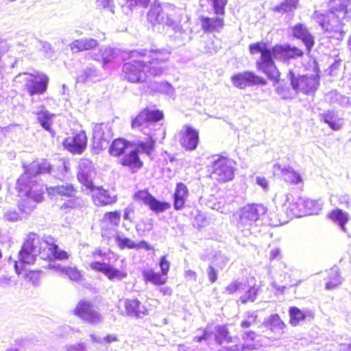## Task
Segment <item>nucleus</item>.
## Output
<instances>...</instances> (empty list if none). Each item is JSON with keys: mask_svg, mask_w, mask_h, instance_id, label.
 <instances>
[{"mask_svg": "<svg viewBox=\"0 0 351 351\" xmlns=\"http://www.w3.org/2000/svg\"><path fill=\"white\" fill-rule=\"evenodd\" d=\"M162 118L163 113L160 110L145 108L132 120L131 125L133 130L149 136L147 142L138 143L134 149L130 150L121 160V165L129 167L133 173L138 171L143 166L138 154H151L155 143L165 138V130L159 123Z\"/></svg>", "mask_w": 351, "mask_h": 351, "instance_id": "1", "label": "nucleus"}, {"mask_svg": "<svg viewBox=\"0 0 351 351\" xmlns=\"http://www.w3.org/2000/svg\"><path fill=\"white\" fill-rule=\"evenodd\" d=\"M132 59L125 62L122 68L124 78L130 83H143L146 80L147 73L153 76L164 74L167 67L169 53L165 49H141L130 53Z\"/></svg>", "mask_w": 351, "mask_h": 351, "instance_id": "2", "label": "nucleus"}, {"mask_svg": "<svg viewBox=\"0 0 351 351\" xmlns=\"http://www.w3.org/2000/svg\"><path fill=\"white\" fill-rule=\"evenodd\" d=\"M38 254L42 259L54 258L64 260L69 258L67 252L62 250L58 245L55 244L53 238L49 236L41 239L36 234L31 232L27 235L19 252V261H14L16 272L19 274L25 265L33 264Z\"/></svg>", "mask_w": 351, "mask_h": 351, "instance_id": "3", "label": "nucleus"}, {"mask_svg": "<svg viewBox=\"0 0 351 351\" xmlns=\"http://www.w3.org/2000/svg\"><path fill=\"white\" fill-rule=\"evenodd\" d=\"M249 50L252 55L261 53L260 59L256 62V68L274 82H278L280 75L274 59L286 62L289 59L301 57L304 54L301 49L295 47H291L289 45H277L269 49L267 45L263 42L250 45Z\"/></svg>", "mask_w": 351, "mask_h": 351, "instance_id": "4", "label": "nucleus"}, {"mask_svg": "<svg viewBox=\"0 0 351 351\" xmlns=\"http://www.w3.org/2000/svg\"><path fill=\"white\" fill-rule=\"evenodd\" d=\"M50 169L49 162L34 161L18 179L16 187L19 195L27 197L26 200L19 204L23 213H30L35 208V203H40L43 200L44 186L38 183L34 178L38 174L49 172Z\"/></svg>", "mask_w": 351, "mask_h": 351, "instance_id": "5", "label": "nucleus"}, {"mask_svg": "<svg viewBox=\"0 0 351 351\" xmlns=\"http://www.w3.org/2000/svg\"><path fill=\"white\" fill-rule=\"evenodd\" d=\"M351 0H330L329 13L315 10L313 19L321 26L327 37L341 40L346 32L343 30V21L351 19V9L348 8Z\"/></svg>", "mask_w": 351, "mask_h": 351, "instance_id": "6", "label": "nucleus"}, {"mask_svg": "<svg viewBox=\"0 0 351 351\" xmlns=\"http://www.w3.org/2000/svg\"><path fill=\"white\" fill-rule=\"evenodd\" d=\"M267 209L261 204H251L242 207L233 214L237 228L245 234L250 233L253 227L262 221Z\"/></svg>", "mask_w": 351, "mask_h": 351, "instance_id": "7", "label": "nucleus"}, {"mask_svg": "<svg viewBox=\"0 0 351 351\" xmlns=\"http://www.w3.org/2000/svg\"><path fill=\"white\" fill-rule=\"evenodd\" d=\"M228 0H199V5L202 9L209 10L208 6L217 15L216 17L201 16L200 25L205 32H219L224 25L223 16L225 13V6Z\"/></svg>", "mask_w": 351, "mask_h": 351, "instance_id": "8", "label": "nucleus"}, {"mask_svg": "<svg viewBox=\"0 0 351 351\" xmlns=\"http://www.w3.org/2000/svg\"><path fill=\"white\" fill-rule=\"evenodd\" d=\"M110 250H102L100 248H96L92 253L93 256L96 260H100L91 262L90 267L94 271L104 274L111 281L122 280L127 277V273L106 262V261L110 259Z\"/></svg>", "mask_w": 351, "mask_h": 351, "instance_id": "9", "label": "nucleus"}, {"mask_svg": "<svg viewBox=\"0 0 351 351\" xmlns=\"http://www.w3.org/2000/svg\"><path fill=\"white\" fill-rule=\"evenodd\" d=\"M175 12L173 5L154 1L147 13V20L153 25H165L175 29L178 27V23L173 19Z\"/></svg>", "mask_w": 351, "mask_h": 351, "instance_id": "10", "label": "nucleus"}, {"mask_svg": "<svg viewBox=\"0 0 351 351\" xmlns=\"http://www.w3.org/2000/svg\"><path fill=\"white\" fill-rule=\"evenodd\" d=\"M291 88L295 93H302L306 95H313L319 86V75H300L290 70L287 75Z\"/></svg>", "mask_w": 351, "mask_h": 351, "instance_id": "11", "label": "nucleus"}, {"mask_svg": "<svg viewBox=\"0 0 351 351\" xmlns=\"http://www.w3.org/2000/svg\"><path fill=\"white\" fill-rule=\"evenodd\" d=\"M16 80L24 82V87L30 96L45 93L49 81L46 74L38 71L19 73L16 76Z\"/></svg>", "mask_w": 351, "mask_h": 351, "instance_id": "12", "label": "nucleus"}, {"mask_svg": "<svg viewBox=\"0 0 351 351\" xmlns=\"http://www.w3.org/2000/svg\"><path fill=\"white\" fill-rule=\"evenodd\" d=\"M236 171V162L231 158L218 156L213 162L211 178L219 182L233 180Z\"/></svg>", "mask_w": 351, "mask_h": 351, "instance_id": "13", "label": "nucleus"}, {"mask_svg": "<svg viewBox=\"0 0 351 351\" xmlns=\"http://www.w3.org/2000/svg\"><path fill=\"white\" fill-rule=\"evenodd\" d=\"M285 328L286 324L277 313L265 318L258 326V329L263 336L272 339H277L282 335Z\"/></svg>", "mask_w": 351, "mask_h": 351, "instance_id": "14", "label": "nucleus"}, {"mask_svg": "<svg viewBox=\"0 0 351 351\" xmlns=\"http://www.w3.org/2000/svg\"><path fill=\"white\" fill-rule=\"evenodd\" d=\"M112 138L111 127L108 123L95 124L93 128L92 145L98 152L106 149Z\"/></svg>", "mask_w": 351, "mask_h": 351, "instance_id": "15", "label": "nucleus"}, {"mask_svg": "<svg viewBox=\"0 0 351 351\" xmlns=\"http://www.w3.org/2000/svg\"><path fill=\"white\" fill-rule=\"evenodd\" d=\"M122 315L142 319L149 314L148 308L137 299H124L119 301Z\"/></svg>", "mask_w": 351, "mask_h": 351, "instance_id": "16", "label": "nucleus"}, {"mask_svg": "<svg viewBox=\"0 0 351 351\" xmlns=\"http://www.w3.org/2000/svg\"><path fill=\"white\" fill-rule=\"evenodd\" d=\"M232 84L240 89H243L247 86L255 85H265L267 82L263 77L256 75L252 71H244L236 73L231 77Z\"/></svg>", "mask_w": 351, "mask_h": 351, "instance_id": "17", "label": "nucleus"}, {"mask_svg": "<svg viewBox=\"0 0 351 351\" xmlns=\"http://www.w3.org/2000/svg\"><path fill=\"white\" fill-rule=\"evenodd\" d=\"M75 314L81 319L95 324L101 321V315L90 302L81 300L75 309Z\"/></svg>", "mask_w": 351, "mask_h": 351, "instance_id": "18", "label": "nucleus"}, {"mask_svg": "<svg viewBox=\"0 0 351 351\" xmlns=\"http://www.w3.org/2000/svg\"><path fill=\"white\" fill-rule=\"evenodd\" d=\"M94 165L88 159H81L79 162L77 179L87 189H93V178L95 175Z\"/></svg>", "mask_w": 351, "mask_h": 351, "instance_id": "19", "label": "nucleus"}, {"mask_svg": "<svg viewBox=\"0 0 351 351\" xmlns=\"http://www.w3.org/2000/svg\"><path fill=\"white\" fill-rule=\"evenodd\" d=\"M273 173L275 176L280 177L287 183L292 184L302 183L301 175L290 166L275 164L273 166Z\"/></svg>", "mask_w": 351, "mask_h": 351, "instance_id": "20", "label": "nucleus"}, {"mask_svg": "<svg viewBox=\"0 0 351 351\" xmlns=\"http://www.w3.org/2000/svg\"><path fill=\"white\" fill-rule=\"evenodd\" d=\"M63 145L72 154H81L86 148L87 136L84 131H80L71 137L66 138Z\"/></svg>", "mask_w": 351, "mask_h": 351, "instance_id": "21", "label": "nucleus"}, {"mask_svg": "<svg viewBox=\"0 0 351 351\" xmlns=\"http://www.w3.org/2000/svg\"><path fill=\"white\" fill-rule=\"evenodd\" d=\"M180 142L189 151L195 150L199 143V132L189 125H184L180 132Z\"/></svg>", "mask_w": 351, "mask_h": 351, "instance_id": "22", "label": "nucleus"}, {"mask_svg": "<svg viewBox=\"0 0 351 351\" xmlns=\"http://www.w3.org/2000/svg\"><path fill=\"white\" fill-rule=\"evenodd\" d=\"M294 37L300 39L304 44L307 51L310 52L315 44L314 37L309 32L306 27L301 23L296 24L291 29Z\"/></svg>", "mask_w": 351, "mask_h": 351, "instance_id": "23", "label": "nucleus"}, {"mask_svg": "<svg viewBox=\"0 0 351 351\" xmlns=\"http://www.w3.org/2000/svg\"><path fill=\"white\" fill-rule=\"evenodd\" d=\"M88 190L93 193V201L97 206L111 204L116 202L115 196L111 195L107 190L96 187L94 184L93 189Z\"/></svg>", "mask_w": 351, "mask_h": 351, "instance_id": "24", "label": "nucleus"}, {"mask_svg": "<svg viewBox=\"0 0 351 351\" xmlns=\"http://www.w3.org/2000/svg\"><path fill=\"white\" fill-rule=\"evenodd\" d=\"M289 313L290 316L289 322L293 326H298L302 321L311 320L314 317V314L312 311L308 309L302 311L295 306L290 307Z\"/></svg>", "mask_w": 351, "mask_h": 351, "instance_id": "25", "label": "nucleus"}, {"mask_svg": "<svg viewBox=\"0 0 351 351\" xmlns=\"http://www.w3.org/2000/svg\"><path fill=\"white\" fill-rule=\"evenodd\" d=\"M99 45L97 40L93 38H82L73 40L70 44L71 49L74 53L83 51H89L94 49Z\"/></svg>", "mask_w": 351, "mask_h": 351, "instance_id": "26", "label": "nucleus"}, {"mask_svg": "<svg viewBox=\"0 0 351 351\" xmlns=\"http://www.w3.org/2000/svg\"><path fill=\"white\" fill-rule=\"evenodd\" d=\"M189 196V190L186 186L182 182L177 184L173 194V208L175 210H181L184 206Z\"/></svg>", "mask_w": 351, "mask_h": 351, "instance_id": "27", "label": "nucleus"}, {"mask_svg": "<svg viewBox=\"0 0 351 351\" xmlns=\"http://www.w3.org/2000/svg\"><path fill=\"white\" fill-rule=\"evenodd\" d=\"M304 197H297L287 207V213L290 217H300L304 215Z\"/></svg>", "mask_w": 351, "mask_h": 351, "instance_id": "28", "label": "nucleus"}, {"mask_svg": "<svg viewBox=\"0 0 351 351\" xmlns=\"http://www.w3.org/2000/svg\"><path fill=\"white\" fill-rule=\"evenodd\" d=\"M49 268L54 269L61 275L66 276L71 280L80 282L82 280L81 272L76 267H64L60 264H49Z\"/></svg>", "mask_w": 351, "mask_h": 351, "instance_id": "29", "label": "nucleus"}, {"mask_svg": "<svg viewBox=\"0 0 351 351\" xmlns=\"http://www.w3.org/2000/svg\"><path fill=\"white\" fill-rule=\"evenodd\" d=\"M46 190L50 195H59L69 197H74L77 193V190L73 187V186L68 183L46 188Z\"/></svg>", "mask_w": 351, "mask_h": 351, "instance_id": "30", "label": "nucleus"}, {"mask_svg": "<svg viewBox=\"0 0 351 351\" xmlns=\"http://www.w3.org/2000/svg\"><path fill=\"white\" fill-rule=\"evenodd\" d=\"M327 278L325 288L327 290L336 289L343 282V278L340 275V271L337 267H332L327 271Z\"/></svg>", "mask_w": 351, "mask_h": 351, "instance_id": "31", "label": "nucleus"}, {"mask_svg": "<svg viewBox=\"0 0 351 351\" xmlns=\"http://www.w3.org/2000/svg\"><path fill=\"white\" fill-rule=\"evenodd\" d=\"M321 120L327 123L333 130H339L343 125V119L334 111H327L320 114Z\"/></svg>", "mask_w": 351, "mask_h": 351, "instance_id": "32", "label": "nucleus"}, {"mask_svg": "<svg viewBox=\"0 0 351 351\" xmlns=\"http://www.w3.org/2000/svg\"><path fill=\"white\" fill-rule=\"evenodd\" d=\"M44 108V106H42L37 110L34 111V113L37 115L38 120L42 127L47 131H51V118L54 117V114Z\"/></svg>", "mask_w": 351, "mask_h": 351, "instance_id": "33", "label": "nucleus"}, {"mask_svg": "<svg viewBox=\"0 0 351 351\" xmlns=\"http://www.w3.org/2000/svg\"><path fill=\"white\" fill-rule=\"evenodd\" d=\"M330 219L338 224L341 230L345 228L347 221L350 219L349 215L341 209L333 210L329 215Z\"/></svg>", "mask_w": 351, "mask_h": 351, "instance_id": "34", "label": "nucleus"}, {"mask_svg": "<svg viewBox=\"0 0 351 351\" xmlns=\"http://www.w3.org/2000/svg\"><path fill=\"white\" fill-rule=\"evenodd\" d=\"M100 77L99 71L94 66H88L84 69L81 74L77 77V81L78 82L84 83L88 80L96 81Z\"/></svg>", "mask_w": 351, "mask_h": 351, "instance_id": "35", "label": "nucleus"}, {"mask_svg": "<svg viewBox=\"0 0 351 351\" xmlns=\"http://www.w3.org/2000/svg\"><path fill=\"white\" fill-rule=\"evenodd\" d=\"M143 276L145 282H149L155 285H162L167 282V278L162 274L156 273L152 269L144 270Z\"/></svg>", "mask_w": 351, "mask_h": 351, "instance_id": "36", "label": "nucleus"}, {"mask_svg": "<svg viewBox=\"0 0 351 351\" xmlns=\"http://www.w3.org/2000/svg\"><path fill=\"white\" fill-rule=\"evenodd\" d=\"M130 146L129 142L123 138H117L113 141L110 147L109 152L111 155L118 156L121 155Z\"/></svg>", "mask_w": 351, "mask_h": 351, "instance_id": "37", "label": "nucleus"}, {"mask_svg": "<svg viewBox=\"0 0 351 351\" xmlns=\"http://www.w3.org/2000/svg\"><path fill=\"white\" fill-rule=\"evenodd\" d=\"M321 200L310 199L304 197V215H317L322 208Z\"/></svg>", "mask_w": 351, "mask_h": 351, "instance_id": "38", "label": "nucleus"}, {"mask_svg": "<svg viewBox=\"0 0 351 351\" xmlns=\"http://www.w3.org/2000/svg\"><path fill=\"white\" fill-rule=\"evenodd\" d=\"M258 289V287L256 285L250 286L247 290L241 295L239 301L242 304L254 302L256 300Z\"/></svg>", "mask_w": 351, "mask_h": 351, "instance_id": "39", "label": "nucleus"}, {"mask_svg": "<svg viewBox=\"0 0 351 351\" xmlns=\"http://www.w3.org/2000/svg\"><path fill=\"white\" fill-rule=\"evenodd\" d=\"M149 209L155 213H162L170 208V204L156 199L154 196L147 205Z\"/></svg>", "mask_w": 351, "mask_h": 351, "instance_id": "40", "label": "nucleus"}, {"mask_svg": "<svg viewBox=\"0 0 351 351\" xmlns=\"http://www.w3.org/2000/svg\"><path fill=\"white\" fill-rule=\"evenodd\" d=\"M326 99L331 104L344 106L348 104V98L339 94L337 90H332L326 95Z\"/></svg>", "mask_w": 351, "mask_h": 351, "instance_id": "41", "label": "nucleus"}, {"mask_svg": "<svg viewBox=\"0 0 351 351\" xmlns=\"http://www.w3.org/2000/svg\"><path fill=\"white\" fill-rule=\"evenodd\" d=\"M299 0H285L279 5L275 7L274 10L278 12H289L295 10Z\"/></svg>", "mask_w": 351, "mask_h": 351, "instance_id": "42", "label": "nucleus"}, {"mask_svg": "<svg viewBox=\"0 0 351 351\" xmlns=\"http://www.w3.org/2000/svg\"><path fill=\"white\" fill-rule=\"evenodd\" d=\"M228 329L223 326H218L215 328V338L216 341L221 344L224 341H230Z\"/></svg>", "mask_w": 351, "mask_h": 351, "instance_id": "43", "label": "nucleus"}, {"mask_svg": "<svg viewBox=\"0 0 351 351\" xmlns=\"http://www.w3.org/2000/svg\"><path fill=\"white\" fill-rule=\"evenodd\" d=\"M118 53V50L116 49L108 47L103 46L102 47V56H103V60L102 64L103 65H106L108 63L112 61L117 56Z\"/></svg>", "mask_w": 351, "mask_h": 351, "instance_id": "44", "label": "nucleus"}, {"mask_svg": "<svg viewBox=\"0 0 351 351\" xmlns=\"http://www.w3.org/2000/svg\"><path fill=\"white\" fill-rule=\"evenodd\" d=\"M115 242L119 247L121 250L125 248L134 249L135 246V242L131 239L123 237L122 235L117 234L114 237Z\"/></svg>", "mask_w": 351, "mask_h": 351, "instance_id": "45", "label": "nucleus"}, {"mask_svg": "<svg viewBox=\"0 0 351 351\" xmlns=\"http://www.w3.org/2000/svg\"><path fill=\"white\" fill-rule=\"evenodd\" d=\"M8 58H10L9 65H7L5 62V56H0V77L2 76L3 72H10L17 62V60L15 57L9 56H8Z\"/></svg>", "mask_w": 351, "mask_h": 351, "instance_id": "46", "label": "nucleus"}, {"mask_svg": "<svg viewBox=\"0 0 351 351\" xmlns=\"http://www.w3.org/2000/svg\"><path fill=\"white\" fill-rule=\"evenodd\" d=\"M245 287V284L243 281L235 280L225 287L223 293L231 295L237 291L244 290Z\"/></svg>", "mask_w": 351, "mask_h": 351, "instance_id": "47", "label": "nucleus"}, {"mask_svg": "<svg viewBox=\"0 0 351 351\" xmlns=\"http://www.w3.org/2000/svg\"><path fill=\"white\" fill-rule=\"evenodd\" d=\"M258 311H247L246 313V319L241 322V326L243 328L250 327L252 324L257 322L258 316Z\"/></svg>", "mask_w": 351, "mask_h": 351, "instance_id": "48", "label": "nucleus"}, {"mask_svg": "<svg viewBox=\"0 0 351 351\" xmlns=\"http://www.w3.org/2000/svg\"><path fill=\"white\" fill-rule=\"evenodd\" d=\"M276 92L284 99H292L296 95L295 91L290 90L288 87L283 86H278L276 88Z\"/></svg>", "mask_w": 351, "mask_h": 351, "instance_id": "49", "label": "nucleus"}, {"mask_svg": "<svg viewBox=\"0 0 351 351\" xmlns=\"http://www.w3.org/2000/svg\"><path fill=\"white\" fill-rule=\"evenodd\" d=\"M105 219L109 220L110 223L114 226L119 225L121 220V213L119 211L106 213L104 215Z\"/></svg>", "mask_w": 351, "mask_h": 351, "instance_id": "50", "label": "nucleus"}, {"mask_svg": "<svg viewBox=\"0 0 351 351\" xmlns=\"http://www.w3.org/2000/svg\"><path fill=\"white\" fill-rule=\"evenodd\" d=\"M152 195L147 191H139L134 194V198L136 200L142 201L145 205L148 204L150 201Z\"/></svg>", "mask_w": 351, "mask_h": 351, "instance_id": "51", "label": "nucleus"}, {"mask_svg": "<svg viewBox=\"0 0 351 351\" xmlns=\"http://www.w3.org/2000/svg\"><path fill=\"white\" fill-rule=\"evenodd\" d=\"M0 56H5V62L7 65H9L10 62V58L8 59V56H11L12 57H14L12 56V51L8 49L6 43L3 41H0Z\"/></svg>", "mask_w": 351, "mask_h": 351, "instance_id": "52", "label": "nucleus"}, {"mask_svg": "<svg viewBox=\"0 0 351 351\" xmlns=\"http://www.w3.org/2000/svg\"><path fill=\"white\" fill-rule=\"evenodd\" d=\"M4 218L9 221L15 222L21 218L19 214L14 209H9L4 213Z\"/></svg>", "mask_w": 351, "mask_h": 351, "instance_id": "53", "label": "nucleus"}, {"mask_svg": "<svg viewBox=\"0 0 351 351\" xmlns=\"http://www.w3.org/2000/svg\"><path fill=\"white\" fill-rule=\"evenodd\" d=\"M102 47H100L98 50L93 49L91 52H89L87 54L88 59H92L95 61L102 62L103 56H102Z\"/></svg>", "mask_w": 351, "mask_h": 351, "instance_id": "54", "label": "nucleus"}, {"mask_svg": "<svg viewBox=\"0 0 351 351\" xmlns=\"http://www.w3.org/2000/svg\"><path fill=\"white\" fill-rule=\"evenodd\" d=\"M220 48L221 47L218 44V41L209 40L206 43V51L208 53L213 54L217 53Z\"/></svg>", "mask_w": 351, "mask_h": 351, "instance_id": "55", "label": "nucleus"}, {"mask_svg": "<svg viewBox=\"0 0 351 351\" xmlns=\"http://www.w3.org/2000/svg\"><path fill=\"white\" fill-rule=\"evenodd\" d=\"M159 266L161 269V274L164 276H166L168 274V271L169 270L170 267V263L167 260L166 256H162L160 258V262H159Z\"/></svg>", "mask_w": 351, "mask_h": 351, "instance_id": "56", "label": "nucleus"}, {"mask_svg": "<svg viewBox=\"0 0 351 351\" xmlns=\"http://www.w3.org/2000/svg\"><path fill=\"white\" fill-rule=\"evenodd\" d=\"M227 348L229 351H245L253 350L254 346L252 344H237Z\"/></svg>", "mask_w": 351, "mask_h": 351, "instance_id": "57", "label": "nucleus"}, {"mask_svg": "<svg viewBox=\"0 0 351 351\" xmlns=\"http://www.w3.org/2000/svg\"><path fill=\"white\" fill-rule=\"evenodd\" d=\"M134 215V206L132 204H129L125 209L123 213V219L132 222V219Z\"/></svg>", "mask_w": 351, "mask_h": 351, "instance_id": "58", "label": "nucleus"}, {"mask_svg": "<svg viewBox=\"0 0 351 351\" xmlns=\"http://www.w3.org/2000/svg\"><path fill=\"white\" fill-rule=\"evenodd\" d=\"M257 335L254 331H246L242 335V339L244 341L243 344H250V342H252L255 340Z\"/></svg>", "mask_w": 351, "mask_h": 351, "instance_id": "59", "label": "nucleus"}, {"mask_svg": "<svg viewBox=\"0 0 351 351\" xmlns=\"http://www.w3.org/2000/svg\"><path fill=\"white\" fill-rule=\"evenodd\" d=\"M99 6L104 8H108L112 12H114V0H96Z\"/></svg>", "mask_w": 351, "mask_h": 351, "instance_id": "60", "label": "nucleus"}, {"mask_svg": "<svg viewBox=\"0 0 351 351\" xmlns=\"http://www.w3.org/2000/svg\"><path fill=\"white\" fill-rule=\"evenodd\" d=\"M128 6L131 8L134 6L146 7L148 5L149 0H126Z\"/></svg>", "mask_w": 351, "mask_h": 351, "instance_id": "61", "label": "nucleus"}, {"mask_svg": "<svg viewBox=\"0 0 351 351\" xmlns=\"http://www.w3.org/2000/svg\"><path fill=\"white\" fill-rule=\"evenodd\" d=\"M158 90L167 95H171L173 93V88L168 82H161L159 84Z\"/></svg>", "mask_w": 351, "mask_h": 351, "instance_id": "62", "label": "nucleus"}, {"mask_svg": "<svg viewBox=\"0 0 351 351\" xmlns=\"http://www.w3.org/2000/svg\"><path fill=\"white\" fill-rule=\"evenodd\" d=\"M207 274L210 282L213 283L217 280V271L212 265L208 266Z\"/></svg>", "mask_w": 351, "mask_h": 351, "instance_id": "63", "label": "nucleus"}, {"mask_svg": "<svg viewBox=\"0 0 351 351\" xmlns=\"http://www.w3.org/2000/svg\"><path fill=\"white\" fill-rule=\"evenodd\" d=\"M66 348L67 351H86V346L84 343L69 345Z\"/></svg>", "mask_w": 351, "mask_h": 351, "instance_id": "64", "label": "nucleus"}]
</instances>
